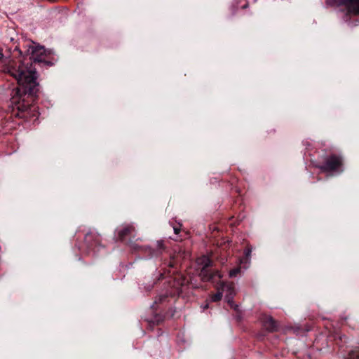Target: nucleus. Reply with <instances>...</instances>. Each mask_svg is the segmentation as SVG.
Masks as SVG:
<instances>
[{"mask_svg": "<svg viewBox=\"0 0 359 359\" xmlns=\"http://www.w3.org/2000/svg\"><path fill=\"white\" fill-rule=\"evenodd\" d=\"M47 50L43 46H34L33 41L26 42L22 48L15 46L13 57H19L18 61L11 60L6 71L18 81V86L12 90L10 99L11 116L25 122L34 123L38 120L39 112L36 105L41 93L37 81L38 72L36 65L51 66L46 60Z\"/></svg>", "mask_w": 359, "mask_h": 359, "instance_id": "nucleus-1", "label": "nucleus"}, {"mask_svg": "<svg viewBox=\"0 0 359 359\" xmlns=\"http://www.w3.org/2000/svg\"><path fill=\"white\" fill-rule=\"evenodd\" d=\"M191 282L180 273H174L172 276L165 278L163 283V291L155 299L151 309L154 311H159L149 322V325H158L166 318H172L174 311L171 306L170 301L177 297L182 296L187 292Z\"/></svg>", "mask_w": 359, "mask_h": 359, "instance_id": "nucleus-2", "label": "nucleus"}, {"mask_svg": "<svg viewBox=\"0 0 359 359\" xmlns=\"http://www.w3.org/2000/svg\"><path fill=\"white\" fill-rule=\"evenodd\" d=\"M197 271L203 281L220 282L222 276L217 270L212 269V261L205 255L196 259Z\"/></svg>", "mask_w": 359, "mask_h": 359, "instance_id": "nucleus-3", "label": "nucleus"}, {"mask_svg": "<svg viewBox=\"0 0 359 359\" xmlns=\"http://www.w3.org/2000/svg\"><path fill=\"white\" fill-rule=\"evenodd\" d=\"M342 165V158L340 156L332 154L327 156L324 161L318 165L317 167L323 172H341V168Z\"/></svg>", "mask_w": 359, "mask_h": 359, "instance_id": "nucleus-4", "label": "nucleus"}, {"mask_svg": "<svg viewBox=\"0 0 359 359\" xmlns=\"http://www.w3.org/2000/svg\"><path fill=\"white\" fill-rule=\"evenodd\" d=\"M84 243L88 250L94 252H97L101 248H104L101 244L100 235L91 231L85 235Z\"/></svg>", "mask_w": 359, "mask_h": 359, "instance_id": "nucleus-5", "label": "nucleus"}, {"mask_svg": "<svg viewBox=\"0 0 359 359\" xmlns=\"http://www.w3.org/2000/svg\"><path fill=\"white\" fill-rule=\"evenodd\" d=\"M165 249V248L163 241H158L156 248L150 246H142L140 248V250L146 258L157 257L162 254Z\"/></svg>", "mask_w": 359, "mask_h": 359, "instance_id": "nucleus-6", "label": "nucleus"}, {"mask_svg": "<svg viewBox=\"0 0 359 359\" xmlns=\"http://www.w3.org/2000/svg\"><path fill=\"white\" fill-rule=\"evenodd\" d=\"M135 229L133 225L127 224L118 231L117 240L121 242H126L128 238H134Z\"/></svg>", "mask_w": 359, "mask_h": 359, "instance_id": "nucleus-7", "label": "nucleus"}, {"mask_svg": "<svg viewBox=\"0 0 359 359\" xmlns=\"http://www.w3.org/2000/svg\"><path fill=\"white\" fill-rule=\"evenodd\" d=\"M221 290H222V293L226 292L225 299L227 302V303L231 307H233V299L236 294L233 284L232 283H221Z\"/></svg>", "mask_w": 359, "mask_h": 359, "instance_id": "nucleus-8", "label": "nucleus"}, {"mask_svg": "<svg viewBox=\"0 0 359 359\" xmlns=\"http://www.w3.org/2000/svg\"><path fill=\"white\" fill-rule=\"evenodd\" d=\"M263 326L270 332L278 330L277 322L270 316H264L262 318Z\"/></svg>", "mask_w": 359, "mask_h": 359, "instance_id": "nucleus-9", "label": "nucleus"}, {"mask_svg": "<svg viewBox=\"0 0 359 359\" xmlns=\"http://www.w3.org/2000/svg\"><path fill=\"white\" fill-rule=\"evenodd\" d=\"M348 13L353 15L359 14V0H344Z\"/></svg>", "mask_w": 359, "mask_h": 359, "instance_id": "nucleus-10", "label": "nucleus"}, {"mask_svg": "<svg viewBox=\"0 0 359 359\" xmlns=\"http://www.w3.org/2000/svg\"><path fill=\"white\" fill-rule=\"evenodd\" d=\"M345 359H359V346H355L348 351Z\"/></svg>", "mask_w": 359, "mask_h": 359, "instance_id": "nucleus-11", "label": "nucleus"}, {"mask_svg": "<svg viewBox=\"0 0 359 359\" xmlns=\"http://www.w3.org/2000/svg\"><path fill=\"white\" fill-rule=\"evenodd\" d=\"M325 3L327 6H339L344 5V0H326Z\"/></svg>", "mask_w": 359, "mask_h": 359, "instance_id": "nucleus-12", "label": "nucleus"}, {"mask_svg": "<svg viewBox=\"0 0 359 359\" xmlns=\"http://www.w3.org/2000/svg\"><path fill=\"white\" fill-rule=\"evenodd\" d=\"M223 293L222 290H221V287L218 289L217 293L211 295V301L213 302H217L221 300L222 297Z\"/></svg>", "mask_w": 359, "mask_h": 359, "instance_id": "nucleus-13", "label": "nucleus"}, {"mask_svg": "<svg viewBox=\"0 0 359 359\" xmlns=\"http://www.w3.org/2000/svg\"><path fill=\"white\" fill-rule=\"evenodd\" d=\"M160 278H164L163 275L162 273H161L160 278L158 279L157 281L154 282L152 284H150V283L146 284V285L144 286V290L147 292H150L154 288V285L157 283V282L160 280Z\"/></svg>", "mask_w": 359, "mask_h": 359, "instance_id": "nucleus-14", "label": "nucleus"}, {"mask_svg": "<svg viewBox=\"0 0 359 359\" xmlns=\"http://www.w3.org/2000/svg\"><path fill=\"white\" fill-rule=\"evenodd\" d=\"M241 269L240 266L235 267V268L232 269L231 270H230L229 276L231 278L236 277L237 275L241 273Z\"/></svg>", "mask_w": 359, "mask_h": 359, "instance_id": "nucleus-15", "label": "nucleus"}, {"mask_svg": "<svg viewBox=\"0 0 359 359\" xmlns=\"http://www.w3.org/2000/svg\"><path fill=\"white\" fill-rule=\"evenodd\" d=\"M251 252H252L251 248H247L245 249V250H244V255H245L244 259L246 261L248 260L250 258Z\"/></svg>", "mask_w": 359, "mask_h": 359, "instance_id": "nucleus-16", "label": "nucleus"}, {"mask_svg": "<svg viewBox=\"0 0 359 359\" xmlns=\"http://www.w3.org/2000/svg\"><path fill=\"white\" fill-rule=\"evenodd\" d=\"M4 62V56L2 50L0 49V64Z\"/></svg>", "mask_w": 359, "mask_h": 359, "instance_id": "nucleus-17", "label": "nucleus"}, {"mask_svg": "<svg viewBox=\"0 0 359 359\" xmlns=\"http://www.w3.org/2000/svg\"><path fill=\"white\" fill-rule=\"evenodd\" d=\"M174 232L177 235L179 234L180 232V228L177 227V226L174 227Z\"/></svg>", "mask_w": 359, "mask_h": 359, "instance_id": "nucleus-18", "label": "nucleus"}, {"mask_svg": "<svg viewBox=\"0 0 359 359\" xmlns=\"http://www.w3.org/2000/svg\"><path fill=\"white\" fill-rule=\"evenodd\" d=\"M168 265H169L170 267H172V268L174 267V264L171 262H169Z\"/></svg>", "mask_w": 359, "mask_h": 359, "instance_id": "nucleus-19", "label": "nucleus"}, {"mask_svg": "<svg viewBox=\"0 0 359 359\" xmlns=\"http://www.w3.org/2000/svg\"><path fill=\"white\" fill-rule=\"evenodd\" d=\"M208 307H209V306H208V303H207V304L203 306V309H207Z\"/></svg>", "mask_w": 359, "mask_h": 359, "instance_id": "nucleus-20", "label": "nucleus"}]
</instances>
